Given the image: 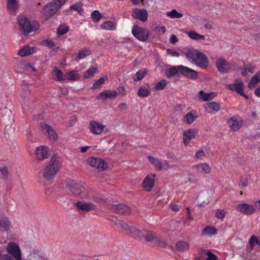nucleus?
I'll return each instance as SVG.
<instances>
[{"label":"nucleus","mask_w":260,"mask_h":260,"mask_svg":"<svg viewBox=\"0 0 260 260\" xmlns=\"http://www.w3.org/2000/svg\"><path fill=\"white\" fill-rule=\"evenodd\" d=\"M185 55L189 62L202 69H206L209 65L206 55L198 50L190 49L185 53Z\"/></svg>","instance_id":"f257e3e1"},{"label":"nucleus","mask_w":260,"mask_h":260,"mask_svg":"<svg viewBox=\"0 0 260 260\" xmlns=\"http://www.w3.org/2000/svg\"><path fill=\"white\" fill-rule=\"evenodd\" d=\"M62 164L56 156H53L46 164L43 173V177L47 180L54 179L60 169Z\"/></svg>","instance_id":"f03ea898"},{"label":"nucleus","mask_w":260,"mask_h":260,"mask_svg":"<svg viewBox=\"0 0 260 260\" xmlns=\"http://www.w3.org/2000/svg\"><path fill=\"white\" fill-rule=\"evenodd\" d=\"M67 188L75 196H78L82 199H90L92 191L86 188L81 183L69 179L67 184Z\"/></svg>","instance_id":"7ed1b4c3"},{"label":"nucleus","mask_w":260,"mask_h":260,"mask_svg":"<svg viewBox=\"0 0 260 260\" xmlns=\"http://www.w3.org/2000/svg\"><path fill=\"white\" fill-rule=\"evenodd\" d=\"M18 22L20 30L24 35H27L29 33L37 30L40 27L39 23L36 21L30 22L24 16H20L18 17Z\"/></svg>","instance_id":"20e7f679"},{"label":"nucleus","mask_w":260,"mask_h":260,"mask_svg":"<svg viewBox=\"0 0 260 260\" xmlns=\"http://www.w3.org/2000/svg\"><path fill=\"white\" fill-rule=\"evenodd\" d=\"M65 3L66 0H53L44 6L42 10V13L48 19L55 14Z\"/></svg>","instance_id":"39448f33"},{"label":"nucleus","mask_w":260,"mask_h":260,"mask_svg":"<svg viewBox=\"0 0 260 260\" xmlns=\"http://www.w3.org/2000/svg\"><path fill=\"white\" fill-rule=\"evenodd\" d=\"M132 33L136 39L141 42L146 41L150 35V32L148 29L136 25L133 27Z\"/></svg>","instance_id":"423d86ee"},{"label":"nucleus","mask_w":260,"mask_h":260,"mask_svg":"<svg viewBox=\"0 0 260 260\" xmlns=\"http://www.w3.org/2000/svg\"><path fill=\"white\" fill-rule=\"evenodd\" d=\"M6 251L9 255L12 256L15 260H22L20 247L14 242L8 243L6 247Z\"/></svg>","instance_id":"0eeeda50"},{"label":"nucleus","mask_w":260,"mask_h":260,"mask_svg":"<svg viewBox=\"0 0 260 260\" xmlns=\"http://www.w3.org/2000/svg\"><path fill=\"white\" fill-rule=\"evenodd\" d=\"M228 87L230 90L236 92L246 99H248V95L244 93V83L241 80L236 79L233 84H229Z\"/></svg>","instance_id":"6e6552de"},{"label":"nucleus","mask_w":260,"mask_h":260,"mask_svg":"<svg viewBox=\"0 0 260 260\" xmlns=\"http://www.w3.org/2000/svg\"><path fill=\"white\" fill-rule=\"evenodd\" d=\"M87 162L91 166L100 170H104L108 167V164L105 160L98 157H90L88 158Z\"/></svg>","instance_id":"1a4fd4ad"},{"label":"nucleus","mask_w":260,"mask_h":260,"mask_svg":"<svg viewBox=\"0 0 260 260\" xmlns=\"http://www.w3.org/2000/svg\"><path fill=\"white\" fill-rule=\"evenodd\" d=\"M236 209L244 215H251L255 212V207L247 203H240L236 206Z\"/></svg>","instance_id":"9d476101"},{"label":"nucleus","mask_w":260,"mask_h":260,"mask_svg":"<svg viewBox=\"0 0 260 260\" xmlns=\"http://www.w3.org/2000/svg\"><path fill=\"white\" fill-rule=\"evenodd\" d=\"M89 127L91 132L95 135L100 134L104 131L108 132V129L106 127V125L95 120L90 121Z\"/></svg>","instance_id":"9b49d317"},{"label":"nucleus","mask_w":260,"mask_h":260,"mask_svg":"<svg viewBox=\"0 0 260 260\" xmlns=\"http://www.w3.org/2000/svg\"><path fill=\"white\" fill-rule=\"evenodd\" d=\"M180 73L184 76L194 80L198 78V72L194 70L189 68L187 67L180 65L179 66Z\"/></svg>","instance_id":"f8f14e48"},{"label":"nucleus","mask_w":260,"mask_h":260,"mask_svg":"<svg viewBox=\"0 0 260 260\" xmlns=\"http://www.w3.org/2000/svg\"><path fill=\"white\" fill-rule=\"evenodd\" d=\"M132 15L133 18L145 22L148 19L147 10L144 9L134 8L133 9Z\"/></svg>","instance_id":"ddd939ff"},{"label":"nucleus","mask_w":260,"mask_h":260,"mask_svg":"<svg viewBox=\"0 0 260 260\" xmlns=\"http://www.w3.org/2000/svg\"><path fill=\"white\" fill-rule=\"evenodd\" d=\"M41 126L43 133L47 134V137L50 140H57V135L55 130L50 125L45 123H41Z\"/></svg>","instance_id":"4468645a"},{"label":"nucleus","mask_w":260,"mask_h":260,"mask_svg":"<svg viewBox=\"0 0 260 260\" xmlns=\"http://www.w3.org/2000/svg\"><path fill=\"white\" fill-rule=\"evenodd\" d=\"M155 174H150L146 176L144 178L142 186L146 191H150L154 185Z\"/></svg>","instance_id":"2eb2a0df"},{"label":"nucleus","mask_w":260,"mask_h":260,"mask_svg":"<svg viewBox=\"0 0 260 260\" xmlns=\"http://www.w3.org/2000/svg\"><path fill=\"white\" fill-rule=\"evenodd\" d=\"M216 67L219 72L226 73L230 70L231 64L223 58H219L216 60Z\"/></svg>","instance_id":"dca6fc26"},{"label":"nucleus","mask_w":260,"mask_h":260,"mask_svg":"<svg viewBox=\"0 0 260 260\" xmlns=\"http://www.w3.org/2000/svg\"><path fill=\"white\" fill-rule=\"evenodd\" d=\"M76 206L80 210L85 212L94 211L96 208V205L91 202H83L78 201L76 203Z\"/></svg>","instance_id":"f3484780"},{"label":"nucleus","mask_w":260,"mask_h":260,"mask_svg":"<svg viewBox=\"0 0 260 260\" xmlns=\"http://www.w3.org/2000/svg\"><path fill=\"white\" fill-rule=\"evenodd\" d=\"M111 209L116 213L119 214L129 215L131 213V209L129 207L123 204L112 205Z\"/></svg>","instance_id":"a211bd4d"},{"label":"nucleus","mask_w":260,"mask_h":260,"mask_svg":"<svg viewBox=\"0 0 260 260\" xmlns=\"http://www.w3.org/2000/svg\"><path fill=\"white\" fill-rule=\"evenodd\" d=\"M198 134V131L194 129H189L184 131L183 133V143L187 146L192 139H194Z\"/></svg>","instance_id":"6ab92c4d"},{"label":"nucleus","mask_w":260,"mask_h":260,"mask_svg":"<svg viewBox=\"0 0 260 260\" xmlns=\"http://www.w3.org/2000/svg\"><path fill=\"white\" fill-rule=\"evenodd\" d=\"M35 155L36 158L40 160L48 158L49 156L48 148L43 146L38 147L36 150Z\"/></svg>","instance_id":"aec40b11"},{"label":"nucleus","mask_w":260,"mask_h":260,"mask_svg":"<svg viewBox=\"0 0 260 260\" xmlns=\"http://www.w3.org/2000/svg\"><path fill=\"white\" fill-rule=\"evenodd\" d=\"M118 95V92L114 90H105L101 92L97 96L98 100L114 99Z\"/></svg>","instance_id":"412c9836"},{"label":"nucleus","mask_w":260,"mask_h":260,"mask_svg":"<svg viewBox=\"0 0 260 260\" xmlns=\"http://www.w3.org/2000/svg\"><path fill=\"white\" fill-rule=\"evenodd\" d=\"M230 128L233 131H237L242 125V121L237 116H232L229 121Z\"/></svg>","instance_id":"4be33fe9"},{"label":"nucleus","mask_w":260,"mask_h":260,"mask_svg":"<svg viewBox=\"0 0 260 260\" xmlns=\"http://www.w3.org/2000/svg\"><path fill=\"white\" fill-rule=\"evenodd\" d=\"M192 168L197 170V172L203 175L209 174L211 172V168L209 165L206 163H199L198 165L192 166Z\"/></svg>","instance_id":"5701e85b"},{"label":"nucleus","mask_w":260,"mask_h":260,"mask_svg":"<svg viewBox=\"0 0 260 260\" xmlns=\"http://www.w3.org/2000/svg\"><path fill=\"white\" fill-rule=\"evenodd\" d=\"M204 107L206 111L209 113H212L213 112H218L221 109L220 104L216 102L206 103L204 104Z\"/></svg>","instance_id":"b1692460"},{"label":"nucleus","mask_w":260,"mask_h":260,"mask_svg":"<svg viewBox=\"0 0 260 260\" xmlns=\"http://www.w3.org/2000/svg\"><path fill=\"white\" fill-rule=\"evenodd\" d=\"M217 95L214 92L206 93L203 90H200L199 92V98L204 101L208 102L213 99Z\"/></svg>","instance_id":"393cba45"},{"label":"nucleus","mask_w":260,"mask_h":260,"mask_svg":"<svg viewBox=\"0 0 260 260\" xmlns=\"http://www.w3.org/2000/svg\"><path fill=\"white\" fill-rule=\"evenodd\" d=\"M53 79L57 81H63L66 80L64 75L62 72L55 67L52 73Z\"/></svg>","instance_id":"a878e982"},{"label":"nucleus","mask_w":260,"mask_h":260,"mask_svg":"<svg viewBox=\"0 0 260 260\" xmlns=\"http://www.w3.org/2000/svg\"><path fill=\"white\" fill-rule=\"evenodd\" d=\"M11 226V222L6 216L0 217V230L2 231H8Z\"/></svg>","instance_id":"bb28decb"},{"label":"nucleus","mask_w":260,"mask_h":260,"mask_svg":"<svg viewBox=\"0 0 260 260\" xmlns=\"http://www.w3.org/2000/svg\"><path fill=\"white\" fill-rule=\"evenodd\" d=\"M148 159L154 166L155 169L157 171H161L163 169L162 163L158 158L149 155L147 156Z\"/></svg>","instance_id":"cd10ccee"},{"label":"nucleus","mask_w":260,"mask_h":260,"mask_svg":"<svg viewBox=\"0 0 260 260\" xmlns=\"http://www.w3.org/2000/svg\"><path fill=\"white\" fill-rule=\"evenodd\" d=\"M34 47L26 45L18 51V55L21 57L29 55L34 52Z\"/></svg>","instance_id":"c85d7f7f"},{"label":"nucleus","mask_w":260,"mask_h":260,"mask_svg":"<svg viewBox=\"0 0 260 260\" xmlns=\"http://www.w3.org/2000/svg\"><path fill=\"white\" fill-rule=\"evenodd\" d=\"M115 224L118 228H121L127 233H129L132 228L129 226L127 223L122 220L116 219V221L115 222Z\"/></svg>","instance_id":"c756f323"},{"label":"nucleus","mask_w":260,"mask_h":260,"mask_svg":"<svg viewBox=\"0 0 260 260\" xmlns=\"http://www.w3.org/2000/svg\"><path fill=\"white\" fill-rule=\"evenodd\" d=\"M145 231V230L141 231L136 229L134 227H132L129 234H131L134 238H137L140 240H144V233Z\"/></svg>","instance_id":"7c9ffc66"},{"label":"nucleus","mask_w":260,"mask_h":260,"mask_svg":"<svg viewBox=\"0 0 260 260\" xmlns=\"http://www.w3.org/2000/svg\"><path fill=\"white\" fill-rule=\"evenodd\" d=\"M147 72L145 69L139 70L132 76V79L135 82L142 80L146 75Z\"/></svg>","instance_id":"2f4dec72"},{"label":"nucleus","mask_w":260,"mask_h":260,"mask_svg":"<svg viewBox=\"0 0 260 260\" xmlns=\"http://www.w3.org/2000/svg\"><path fill=\"white\" fill-rule=\"evenodd\" d=\"M179 72H180L179 66H173L166 71V75L168 78H171L176 76Z\"/></svg>","instance_id":"473e14b6"},{"label":"nucleus","mask_w":260,"mask_h":260,"mask_svg":"<svg viewBox=\"0 0 260 260\" xmlns=\"http://www.w3.org/2000/svg\"><path fill=\"white\" fill-rule=\"evenodd\" d=\"M66 80H78L79 79V76L78 74V71L74 70L72 71H69L66 73L64 75Z\"/></svg>","instance_id":"72a5a7b5"},{"label":"nucleus","mask_w":260,"mask_h":260,"mask_svg":"<svg viewBox=\"0 0 260 260\" xmlns=\"http://www.w3.org/2000/svg\"><path fill=\"white\" fill-rule=\"evenodd\" d=\"M144 234V239L146 241L148 242L154 241L156 236L155 233L149 231H145Z\"/></svg>","instance_id":"f704fd0d"},{"label":"nucleus","mask_w":260,"mask_h":260,"mask_svg":"<svg viewBox=\"0 0 260 260\" xmlns=\"http://www.w3.org/2000/svg\"><path fill=\"white\" fill-rule=\"evenodd\" d=\"M101 27L104 29L113 30L116 29V23L112 21H107L104 22Z\"/></svg>","instance_id":"c9c22d12"},{"label":"nucleus","mask_w":260,"mask_h":260,"mask_svg":"<svg viewBox=\"0 0 260 260\" xmlns=\"http://www.w3.org/2000/svg\"><path fill=\"white\" fill-rule=\"evenodd\" d=\"M217 233V230L213 226H206L202 232V234L205 236L209 237L215 235Z\"/></svg>","instance_id":"e433bc0d"},{"label":"nucleus","mask_w":260,"mask_h":260,"mask_svg":"<svg viewBox=\"0 0 260 260\" xmlns=\"http://www.w3.org/2000/svg\"><path fill=\"white\" fill-rule=\"evenodd\" d=\"M137 94L141 98H144L148 96L150 94L149 89L145 86H141L138 90Z\"/></svg>","instance_id":"4c0bfd02"},{"label":"nucleus","mask_w":260,"mask_h":260,"mask_svg":"<svg viewBox=\"0 0 260 260\" xmlns=\"http://www.w3.org/2000/svg\"><path fill=\"white\" fill-rule=\"evenodd\" d=\"M176 247L178 251H184L188 249V243L184 241H179L177 242Z\"/></svg>","instance_id":"58836bf2"},{"label":"nucleus","mask_w":260,"mask_h":260,"mask_svg":"<svg viewBox=\"0 0 260 260\" xmlns=\"http://www.w3.org/2000/svg\"><path fill=\"white\" fill-rule=\"evenodd\" d=\"M188 36L191 39L194 40H205V37L204 35H201L196 31H190L187 34Z\"/></svg>","instance_id":"ea45409f"},{"label":"nucleus","mask_w":260,"mask_h":260,"mask_svg":"<svg viewBox=\"0 0 260 260\" xmlns=\"http://www.w3.org/2000/svg\"><path fill=\"white\" fill-rule=\"evenodd\" d=\"M197 118L193 114L189 112L183 116V121L186 124L192 123Z\"/></svg>","instance_id":"a19ab883"},{"label":"nucleus","mask_w":260,"mask_h":260,"mask_svg":"<svg viewBox=\"0 0 260 260\" xmlns=\"http://www.w3.org/2000/svg\"><path fill=\"white\" fill-rule=\"evenodd\" d=\"M166 15L167 17L172 19L180 18L183 16L182 14L178 12L175 9H173L171 11L167 12Z\"/></svg>","instance_id":"79ce46f5"},{"label":"nucleus","mask_w":260,"mask_h":260,"mask_svg":"<svg viewBox=\"0 0 260 260\" xmlns=\"http://www.w3.org/2000/svg\"><path fill=\"white\" fill-rule=\"evenodd\" d=\"M90 54V50L88 48H84L81 49L78 54V58L79 59H83L85 58L86 56L89 55Z\"/></svg>","instance_id":"37998d69"},{"label":"nucleus","mask_w":260,"mask_h":260,"mask_svg":"<svg viewBox=\"0 0 260 260\" xmlns=\"http://www.w3.org/2000/svg\"><path fill=\"white\" fill-rule=\"evenodd\" d=\"M98 71V68L96 67L89 68L84 73L85 78L88 79L92 78L94 74Z\"/></svg>","instance_id":"c03bdc74"},{"label":"nucleus","mask_w":260,"mask_h":260,"mask_svg":"<svg viewBox=\"0 0 260 260\" xmlns=\"http://www.w3.org/2000/svg\"><path fill=\"white\" fill-rule=\"evenodd\" d=\"M259 82H260V72H258L252 77L249 83V87L250 88L253 87Z\"/></svg>","instance_id":"a18cd8bd"},{"label":"nucleus","mask_w":260,"mask_h":260,"mask_svg":"<svg viewBox=\"0 0 260 260\" xmlns=\"http://www.w3.org/2000/svg\"><path fill=\"white\" fill-rule=\"evenodd\" d=\"M82 6L83 5L81 2H78L72 5L70 7V9L71 10L77 11L79 14H81L83 11Z\"/></svg>","instance_id":"49530a36"},{"label":"nucleus","mask_w":260,"mask_h":260,"mask_svg":"<svg viewBox=\"0 0 260 260\" xmlns=\"http://www.w3.org/2000/svg\"><path fill=\"white\" fill-rule=\"evenodd\" d=\"M93 201L97 203L104 204L106 201V198L102 194H94L92 197Z\"/></svg>","instance_id":"de8ad7c7"},{"label":"nucleus","mask_w":260,"mask_h":260,"mask_svg":"<svg viewBox=\"0 0 260 260\" xmlns=\"http://www.w3.org/2000/svg\"><path fill=\"white\" fill-rule=\"evenodd\" d=\"M200 251V253L203 254V253H204L205 255H206L208 256L206 258L205 260H217V256L212 252L208 251L206 252V251L204 249L201 250Z\"/></svg>","instance_id":"09e8293b"},{"label":"nucleus","mask_w":260,"mask_h":260,"mask_svg":"<svg viewBox=\"0 0 260 260\" xmlns=\"http://www.w3.org/2000/svg\"><path fill=\"white\" fill-rule=\"evenodd\" d=\"M69 30V26L64 24H60L57 28V34L58 35H63L66 34Z\"/></svg>","instance_id":"8fccbe9b"},{"label":"nucleus","mask_w":260,"mask_h":260,"mask_svg":"<svg viewBox=\"0 0 260 260\" xmlns=\"http://www.w3.org/2000/svg\"><path fill=\"white\" fill-rule=\"evenodd\" d=\"M103 78L101 77L99 79L96 80L95 82L92 85L93 89H96L100 88L102 84H104L105 80L107 79V77Z\"/></svg>","instance_id":"3c124183"},{"label":"nucleus","mask_w":260,"mask_h":260,"mask_svg":"<svg viewBox=\"0 0 260 260\" xmlns=\"http://www.w3.org/2000/svg\"><path fill=\"white\" fill-rule=\"evenodd\" d=\"M91 16L94 22H98L101 18V14L97 10L93 11Z\"/></svg>","instance_id":"603ef678"},{"label":"nucleus","mask_w":260,"mask_h":260,"mask_svg":"<svg viewBox=\"0 0 260 260\" xmlns=\"http://www.w3.org/2000/svg\"><path fill=\"white\" fill-rule=\"evenodd\" d=\"M167 84V81L165 79L161 80L159 82L157 83L155 85V89L157 90H162L164 89Z\"/></svg>","instance_id":"864d4df0"},{"label":"nucleus","mask_w":260,"mask_h":260,"mask_svg":"<svg viewBox=\"0 0 260 260\" xmlns=\"http://www.w3.org/2000/svg\"><path fill=\"white\" fill-rule=\"evenodd\" d=\"M206 155L203 149H200L196 152L194 158L199 159H202Z\"/></svg>","instance_id":"5fc2aeb1"},{"label":"nucleus","mask_w":260,"mask_h":260,"mask_svg":"<svg viewBox=\"0 0 260 260\" xmlns=\"http://www.w3.org/2000/svg\"><path fill=\"white\" fill-rule=\"evenodd\" d=\"M225 212L223 209H218L215 216L219 219H223L225 216Z\"/></svg>","instance_id":"6e6d98bb"},{"label":"nucleus","mask_w":260,"mask_h":260,"mask_svg":"<svg viewBox=\"0 0 260 260\" xmlns=\"http://www.w3.org/2000/svg\"><path fill=\"white\" fill-rule=\"evenodd\" d=\"M155 243L159 246L165 247L166 245V242L162 239V238L156 236V238L154 240Z\"/></svg>","instance_id":"4d7b16f0"},{"label":"nucleus","mask_w":260,"mask_h":260,"mask_svg":"<svg viewBox=\"0 0 260 260\" xmlns=\"http://www.w3.org/2000/svg\"><path fill=\"white\" fill-rule=\"evenodd\" d=\"M16 6V0H8L7 8L9 10H14Z\"/></svg>","instance_id":"13d9d810"},{"label":"nucleus","mask_w":260,"mask_h":260,"mask_svg":"<svg viewBox=\"0 0 260 260\" xmlns=\"http://www.w3.org/2000/svg\"><path fill=\"white\" fill-rule=\"evenodd\" d=\"M167 52L168 54L174 57H179L180 55L179 52L172 49H168Z\"/></svg>","instance_id":"bf43d9fd"},{"label":"nucleus","mask_w":260,"mask_h":260,"mask_svg":"<svg viewBox=\"0 0 260 260\" xmlns=\"http://www.w3.org/2000/svg\"><path fill=\"white\" fill-rule=\"evenodd\" d=\"M44 44L49 48H53L55 46L54 43L50 40H45L43 41Z\"/></svg>","instance_id":"052dcab7"},{"label":"nucleus","mask_w":260,"mask_h":260,"mask_svg":"<svg viewBox=\"0 0 260 260\" xmlns=\"http://www.w3.org/2000/svg\"><path fill=\"white\" fill-rule=\"evenodd\" d=\"M257 239H258V238L254 235H253L251 237V238H250V239L249 240V243L250 244V245L251 247H253L254 244H257Z\"/></svg>","instance_id":"680f3d73"},{"label":"nucleus","mask_w":260,"mask_h":260,"mask_svg":"<svg viewBox=\"0 0 260 260\" xmlns=\"http://www.w3.org/2000/svg\"><path fill=\"white\" fill-rule=\"evenodd\" d=\"M0 172L2 173L3 178H7L8 176V170L6 167H3L2 168H0Z\"/></svg>","instance_id":"e2e57ef3"},{"label":"nucleus","mask_w":260,"mask_h":260,"mask_svg":"<svg viewBox=\"0 0 260 260\" xmlns=\"http://www.w3.org/2000/svg\"><path fill=\"white\" fill-rule=\"evenodd\" d=\"M170 206L172 210L175 212L178 211L180 209V206L179 205L170 204Z\"/></svg>","instance_id":"0e129e2a"},{"label":"nucleus","mask_w":260,"mask_h":260,"mask_svg":"<svg viewBox=\"0 0 260 260\" xmlns=\"http://www.w3.org/2000/svg\"><path fill=\"white\" fill-rule=\"evenodd\" d=\"M161 162L162 163L163 165V169L168 170L172 167L168 160H165L163 162Z\"/></svg>","instance_id":"69168bd1"},{"label":"nucleus","mask_w":260,"mask_h":260,"mask_svg":"<svg viewBox=\"0 0 260 260\" xmlns=\"http://www.w3.org/2000/svg\"><path fill=\"white\" fill-rule=\"evenodd\" d=\"M198 181L197 179L193 175L190 174L188 176V181L190 183H196Z\"/></svg>","instance_id":"338daca9"},{"label":"nucleus","mask_w":260,"mask_h":260,"mask_svg":"<svg viewBox=\"0 0 260 260\" xmlns=\"http://www.w3.org/2000/svg\"><path fill=\"white\" fill-rule=\"evenodd\" d=\"M1 260H14L13 257L7 254L2 255Z\"/></svg>","instance_id":"774afa93"}]
</instances>
